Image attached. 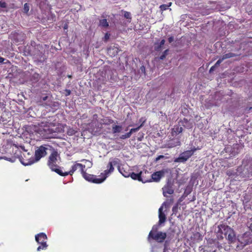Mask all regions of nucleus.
<instances>
[{
    "label": "nucleus",
    "instance_id": "nucleus-36",
    "mask_svg": "<svg viewBox=\"0 0 252 252\" xmlns=\"http://www.w3.org/2000/svg\"><path fill=\"white\" fill-rule=\"evenodd\" d=\"M82 161H85L86 163L88 162L89 163V167H91L92 165V163L90 161H89L88 160L83 159V160H82Z\"/></svg>",
    "mask_w": 252,
    "mask_h": 252
},
{
    "label": "nucleus",
    "instance_id": "nucleus-32",
    "mask_svg": "<svg viewBox=\"0 0 252 252\" xmlns=\"http://www.w3.org/2000/svg\"><path fill=\"white\" fill-rule=\"evenodd\" d=\"M168 51V50H165L164 52H163V54L160 57L159 59L160 60H163L165 58Z\"/></svg>",
    "mask_w": 252,
    "mask_h": 252
},
{
    "label": "nucleus",
    "instance_id": "nucleus-23",
    "mask_svg": "<svg viewBox=\"0 0 252 252\" xmlns=\"http://www.w3.org/2000/svg\"><path fill=\"white\" fill-rule=\"evenodd\" d=\"M235 56V54L232 53H228L227 54H225L223 55L221 57V59L223 61L225 59L230 58L231 57H233Z\"/></svg>",
    "mask_w": 252,
    "mask_h": 252
},
{
    "label": "nucleus",
    "instance_id": "nucleus-45",
    "mask_svg": "<svg viewBox=\"0 0 252 252\" xmlns=\"http://www.w3.org/2000/svg\"><path fill=\"white\" fill-rule=\"evenodd\" d=\"M63 28L64 29H67V25L66 24H65L64 27H63Z\"/></svg>",
    "mask_w": 252,
    "mask_h": 252
},
{
    "label": "nucleus",
    "instance_id": "nucleus-16",
    "mask_svg": "<svg viewBox=\"0 0 252 252\" xmlns=\"http://www.w3.org/2000/svg\"><path fill=\"white\" fill-rule=\"evenodd\" d=\"M142 126V125H140V126H139L136 127V128H131L129 132H128V133H126L125 134H123L122 135H121L120 136V138L122 139H127L128 138H129L132 133H133V132H135L137 131H138L139 130V129Z\"/></svg>",
    "mask_w": 252,
    "mask_h": 252
},
{
    "label": "nucleus",
    "instance_id": "nucleus-27",
    "mask_svg": "<svg viewBox=\"0 0 252 252\" xmlns=\"http://www.w3.org/2000/svg\"><path fill=\"white\" fill-rule=\"evenodd\" d=\"M165 43V40L164 39H162L160 42V44L159 45H158V46H156L155 47V49L156 50H159L161 47L162 46H163Z\"/></svg>",
    "mask_w": 252,
    "mask_h": 252
},
{
    "label": "nucleus",
    "instance_id": "nucleus-22",
    "mask_svg": "<svg viewBox=\"0 0 252 252\" xmlns=\"http://www.w3.org/2000/svg\"><path fill=\"white\" fill-rule=\"evenodd\" d=\"M99 26L102 27L107 28L108 27L109 24L107 20L103 19L99 20Z\"/></svg>",
    "mask_w": 252,
    "mask_h": 252
},
{
    "label": "nucleus",
    "instance_id": "nucleus-28",
    "mask_svg": "<svg viewBox=\"0 0 252 252\" xmlns=\"http://www.w3.org/2000/svg\"><path fill=\"white\" fill-rule=\"evenodd\" d=\"M30 7L28 3H25L24 5V11L25 13H28V12L29 11Z\"/></svg>",
    "mask_w": 252,
    "mask_h": 252
},
{
    "label": "nucleus",
    "instance_id": "nucleus-48",
    "mask_svg": "<svg viewBox=\"0 0 252 252\" xmlns=\"http://www.w3.org/2000/svg\"><path fill=\"white\" fill-rule=\"evenodd\" d=\"M168 252V251H167V252Z\"/></svg>",
    "mask_w": 252,
    "mask_h": 252
},
{
    "label": "nucleus",
    "instance_id": "nucleus-14",
    "mask_svg": "<svg viewBox=\"0 0 252 252\" xmlns=\"http://www.w3.org/2000/svg\"><path fill=\"white\" fill-rule=\"evenodd\" d=\"M163 194L164 196H167V194H172L174 192L172 184L168 182L167 184L162 188Z\"/></svg>",
    "mask_w": 252,
    "mask_h": 252
},
{
    "label": "nucleus",
    "instance_id": "nucleus-41",
    "mask_svg": "<svg viewBox=\"0 0 252 252\" xmlns=\"http://www.w3.org/2000/svg\"><path fill=\"white\" fill-rule=\"evenodd\" d=\"M177 210V206H174L172 208V211L173 213H175Z\"/></svg>",
    "mask_w": 252,
    "mask_h": 252
},
{
    "label": "nucleus",
    "instance_id": "nucleus-3",
    "mask_svg": "<svg viewBox=\"0 0 252 252\" xmlns=\"http://www.w3.org/2000/svg\"><path fill=\"white\" fill-rule=\"evenodd\" d=\"M50 151L51 152V153L48 157L47 165L51 170L55 171L60 175L62 176L63 171L60 168H59L57 165L60 161L61 158L60 154L58 153L57 150H55L53 147Z\"/></svg>",
    "mask_w": 252,
    "mask_h": 252
},
{
    "label": "nucleus",
    "instance_id": "nucleus-46",
    "mask_svg": "<svg viewBox=\"0 0 252 252\" xmlns=\"http://www.w3.org/2000/svg\"><path fill=\"white\" fill-rule=\"evenodd\" d=\"M67 93H68V94H70V92L69 91L67 92Z\"/></svg>",
    "mask_w": 252,
    "mask_h": 252
},
{
    "label": "nucleus",
    "instance_id": "nucleus-20",
    "mask_svg": "<svg viewBox=\"0 0 252 252\" xmlns=\"http://www.w3.org/2000/svg\"><path fill=\"white\" fill-rule=\"evenodd\" d=\"M118 170L122 174L123 176H124L125 177H128L130 176V173L126 171L124 168L121 167L120 166H118Z\"/></svg>",
    "mask_w": 252,
    "mask_h": 252
},
{
    "label": "nucleus",
    "instance_id": "nucleus-37",
    "mask_svg": "<svg viewBox=\"0 0 252 252\" xmlns=\"http://www.w3.org/2000/svg\"><path fill=\"white\" fill-rule=\"evenodd\" d=\"M164 158V156H162V155H160V156H158V157L156 158V161H158V160H159L160 159L162 158Z\"/></svg>",
    "mask_w": 252,
    "mask_h": 252
},
{
    "label": "nucleus",
    "instance_id": "nucleus-44",
    "mask_svg": "<svg viewBox=\"0 0 252 252\" xmlns=\"http://www.w3.org/2000/svg\"><path fill=\"white\" fill-rule=\"evenodd\" d=\"M48 98V96H44L42 98V100L43 101H45Z\"/></svg>",
    "mask_w": 252,
    "mask_h": 252
},
{
    "label": "nucleus",
    "instance_id": "nucleus-1",
    "mask_svg": "<svg viewBox=\"0 0 252 252\" xmlns=\"http://www.w3.org/2000/svg\"><path fill=\"white\" fill-rule=\"evenodd\" d=\"M35 131L45 138L55 137L56 133L64 131L63 126L59 123H53L50 120H44L35 127Z\"/></svg>",
    "mask_w": 252,
    "mask_h": 252
},
{
    "label": "nucleus",
    "instance_id": "nucleus-31",
    "mask_svg": "<svg viewBox=\"0 0 252 252\" xmlns=\"http://www.w3.org/2000/svg\"><path fill=\"white\" fill-rule=\"evenodd\" d=\"M247 225L250 229V230L252 231V218L250 219V220L247 222Z\"/></svg>",
    "mask_w": 252,
    "mask_h": 252
},
{
    "label": "nucleus",
    "instance_id": "nucleus-4",
    "mask_svg": "<svg viewBox=\"0 0 252 252\" xmlns=\"http://www.w3.org/2000/svg\"><path fill=\"white\" fill-rule=\"evenodd\" d=\"M158 226L157 225H154L153 226L148 237V240L149 242H150L151 240L153 239L158 243H162L166 239L167 237L166 233L161 231H158Z\"/></svg>",
    "mask_w": 252,
    "mask_h": 252
},
{
    "label": "nucleus",
    "instance_id": "nucleus-17",
    "mask_svg": "<svg viewBox=\"0 0 252 252\" xmlns=\"http://www.w3.org/2000/svg\"><path fill=\"white\" fill-rule=\"evenodd\" d=\"M183 131V128L181 126L176 125L174 126L173 128L172 129V134L173 136H176L179 133H181Z\"/></svg>",
    "mask_w": 252,
    "mask_h": 252
},
{
    "label": "nucleus",
    "instance_id": "nucleus-43",
    "mask_svg": "<svg viewBox=\"0 0 252 252\" xmlns=\"http://www.w3.org/2000/svg\"><path fill=\"white\" fill-rule=\"evenodd\" d=\"M4 59L0 57V63H2L3 62Z\"/></svg>",
    "mask_w": 252,
    "mask_h": 252
},
{
    "label": "nucleus",
    "instance_id": "nucleus-13",
    "mask_svg": "<svg viewBox=\"0 0 252 252\" xmlns=\"http://www.w3.org/2000/svg\"><path fill=\"white\" fill-rule=\"evenodd\" d=\"M146 173L149 174V173L147 171H145L144 172L141 171L139 173H132L130 174V176L132 179L137 180L139 181H141L142 183H145L149 181H151L150 180H147L143 178L144 177V174H146Z\"/></svg>",
    "mask_w": 252,
    "mask_h": 252
},
{
    "label": "nucleus",
    "instance_id": "nucleus-11",
    "mask_svg": "<svg viewBox=\"0 0 252 252\" xmlns=\"http://www.w3.org/2000/svg\"><path fill=\"white\" fill-rule=\"evenodd\" d=\"M78 168L80 169L81 173H82L85 168V165L75 162L74 164L72 166L71 170L68 172H63L62 176H65L68 175H72Z\"/></svg>",
    "mask_w": 252,
    "mask_h": 252
},
{
    "label": "nucleus",
    "instance_id": "nucleus-35",
    "mask_svg": "<svg viewBox=\"0 0 252 252\" xmlns=\"http://www.w3.org/2000/svg\"><path fill=\"white\" fill-rule=\"evenodd\" d=\"M124 16L126 19H131L130 13L128 12H126L124 14Z\"/></svg>",
    "mask_w": 252,
    "mask_h": 252
},
{
    "label": "nucleus",
    "instance_id": "nucleus-33",
    "mask_svg": "<svg viewBox=\"0 0 252 252\" xmlns=\"http://www.w3.org/2000/svg\"><path fill=\"white\" fill-rule=\"evenodd\" d=\"M110 36V34L109 33H106L105 34V36H104V38H103V40L105 42H107L108 41V40L109 39Z\"/></svg>",
    "mask_w": 252,
    "mask_h": 252
},
{
    "label": "nucleus",
    "instance_id": "nucleus-2",
    "mask_svg": "<svg viewBox=\"0 0 252 252\" xmlns=\"http://www.w3.org/2000/svg\"><path fill=\"white\" fill-rule=\"evenodd\" d=\"M52 147L48 144H44L36 148L34 157L31 158L27 162H22L24 165H30L38 161L47 154V151H51Z\"/></svg>",
    "mask_w": 252,
    "mask_h": 252
},
{
    "label": "nucleus",
    "instance_id": "nucleus-21",
    "mask_svg": "<svg viewBox=\"0 0 252 252\" xmlns=\"http://www.w3.org/2000/svg\"><path fill=\"white\" fill-rule=\"evenodd\" d=\"M181 144V142L179 140H176V141H171L169 143V147L170 148L176 147L177 146H179Z\"/></svg>",
    "mask_w": 252,
    "mask_h": 252
},
{
    "label": "nucleus",
    "instance_id": "nucleus-6",
    "mask_svg": "<svg viewBox=\"0 0 252 252\" xmlns=\"http://www.w3.org/2000/svg\"><path fill=\"white\" fill-rule=\"evenodd\" d=\"M35 241L40 244L37 249V251H40L41 250H45L47 248L48 245L46 243L47 237L44 233H40L35 236Z\"/></svg>",
    "mask_w": 252,
    "mask_h": 252
},
{
    "label": "nucleus",
    "instance_id": "nucleus-8",
    "mask_svg": "<svg viewBox=\"0 0 252 252\" xmlns=\"http://www.w3.org/2000/svg\"><path fill=\"white\" fill-rule=\"evenodd\" d=\"M83 177L87 181L94 183L100 184L102 183L105 178H98L95 176L87 173L84 170L81 173Z\"/></svg>",
    "mask_w": 252,
    "mask_h": 252
},
{
    "label": "nucleus",
    "instance_id": "nucleus-15",
    "mask_svg": "<svg viewBox=\"0 0 252 252\" xmlns=\"http://www.w3.org/2000/svg\"><path fill=\"white\" fill-rule=\"evenodd\" d=\"M107 167V169L104 170V172L101 174L102 177V178H105V179L110 174L112 173L114 171V170L113 166L109 162L108 163Z\"/></svg>",
    "mask_w": 252,
    "mask_h": 252
},
{
    "label": "nucleus",
    "instance_id": "nucleus-10",
    "mask_svg": "<svg viewBox=\"0 0 252 252\" xmlns=\"http://www.w3.org/2000/svg\"><path fill=\"white\" fill-rule=\"evenodd\" d=\"M196 149L194 148L190 150L186 151L183 153L181 154L179 157L176 159L175 161L176 162H185L193 154L194 152L195 151Z\"/></svg>",
    "mask_w": 252,
    "mask_h": 252
},
{
    "label": "nucleus",
    "instance_id": "nucleus-42",
    "mask_svg": "<svg viewBox=\"0 0 252 252\" xmlns=\"http://www.w3.org/2000/svg\"><path fill=\"white\" fill-rule=\"evenodd\" d=\"M140 122H142V124L141 125H142V126L143 125V124L145 123V120H144L143 118H141L140 119Z\"/></svg>",
    "mask_w": 252,
    "mask_h": 252
},
{
    "label": "nucleus",
    "instance_id": "nucleus-40",
    "mask_svg": "<svg viewBox=\"0 0 252 252\" xmlns=\"http://www.w3.org/2000/svg\"><path fill=\"white\" fill-rule=\"evenodd\" d=\"M216 67L215 65H213V66H212L211 67V68L210 69V72L213 71Z\"/></svg>",
    "mask_w": 252,
    "mask_h": 252
},
{
    "label": "nucleus",
    "instance_id": "nucleus-18",
    "mask_svg": "<svg viewBox=\"0 0 252 252\" xmlns=\"http://www.w3.org/2000/svg\"><path fill=\"white\" fill-rule=\"evenodd\" d=\"M122 130V126H121L113 125L112 126V131L113 133H119Z\"/></svg>",
    "mask_w": 252,
    "mask_h": 252
},
{
    "label": "nucleus",
    "instance_id": "nucleus-30",
    "mask_svg": "<svg viewBox=\"0 0 252 252\" xmlns=\"http://www.w3.org/2000/svg\"><path fill=\"white\" fill-rule=\"evenodd\" d=\"M203 252H216V250H213L211 247H208L204 250Z\"/></svg>",
    "mask_w": 252,
    "mask_h": 252
},
{
    "label": "nucleus",
    "instance_id": "nucleus-38",
    "mask_svg": "<svg viewBox=\"0 0 252 252\" xmlns=\"http://www.w3.org/2000/svg\"><path fill=\"white\" fill-rule=\"evenodd\" d=\"M0 6L1 7H5L6 6V4L5 2H0Z\"/></svg>",
    "mask_w": 252,
    "mask_h": 252
},
{
    "label": "nucleus",
    "instance_id": "nucleus-29",
    "mask_svg": "<svg viewBox=\"0 0 252 252\" xmlns=\"http://www.w3.org/2000/svg\"><path fill=\"white\" fill-rule=\"evenodd\" d=\"M170 249L168 244L166 242L164 244V249L163 252H166Z\"/></svg>",
    "mask_w": 252,
    "mask_h": 252
},
{
    "label": "nucleus",
    "instance_id": "nucleus-24",
    "mask_svg": "<svg viewBox=\"0 0 252 252\" xmlns=\"http://www.w3.org/2000/svg\"><path fill=\"white\" fill-rule=\"evenodd\" d=\"M120 160L118 158H115L110 159L109 162L114 166L119 164Z\"/></svg>",
    "mask_w": 252,
    "mask_h": 252
},
{
    "label": "nucleus",
    "instance_id": "nucleus-12",
    "mask_svg": "<svg viewBox=\"0 0 252 252\" xmlns=\"http://www.w3.org/2000/svg\"><path fill=\"white\" fill-rule=\"evenodd\" d=\"M250 233L246 232L242 236H238V240L242 244V246H244L250 243H252V240L250 237Z\"/></svg>",
    "mask_w": 252,
    "mask_h": 252
},
{
    "label": "nucleus",
    "instance_id": "nucleus-19",
    "mask_svg": "<svg viewBox=\"0 0 252 252\" xmlns=\"http://www.w3.org/2000/svg\"><path fill=\"white\" fill-rule=\"evenodd\" d=\"M182 125L188 128H190L192 127V124L189 123L187 119H184L183 121L181 122Z\"/></svg>",
    "mask_w": 252,
    "mask_h": 252
},
{
    "label": "nucleus",
    "instance_id": "nucleus-9",
    "mask_svg": "<svg viewBox=\"0 0 252 252\" xmlns=\"http://www.w3.org/2000/svg\"><path fill=\"white\" fill-rule=\"evenodd\" d=\"M168 172L169 170L167 169H163L160 171L156 172L151 175L152 179H150L149 180H150L151 182H159L160 179L163 177L166 173ZM148 182H150V181H149Z\"/></svg>",
    "mask_w": 252,
    "mask_h": 252
},
{
    "label": "nucleus",
    "instance_id": "nucleus-34",
    "mask_svg": "<svg viewBox=\"0 0 252 252\" xmlns=\"http://www.w3.org/2000/svg\"><path fill=\"white\" fill-rule=\"evenodd\" d=\"M222 60L220 58L218 61L215 64V66L217 67V66H218L220 63L222 62Z\"/></svg>",
    "mask_w": 252,
    "mask_h": 252
},
{
    "label": "nucleus",
    "instance_id": "nucleus-47",
    "mask_svg": "<svg viewBox=\"0 0 252 252\" xmlns=\"http://www.w3.org/2000/svg\"><path fill=\"white\" fill-rule=\"evenodd\" d=\"M67 93H68V94H70V92L69 91L67 92Z\"/></svg>",
    "mask_w": 252,
    "mask_h": 252
},
{
    "label": "nucleus",
    "instance_id": "nucleus-5",
    "mask_svg": "<svg viewBox=\"0 0 252 252\" xmlns=\"http://www.w3.org/2000/svg\"><path fill=\"white\" fill-rule=\"evenodd\" d=\"M218 232L223 234L229 243H232L236 241L235 234L233 230L229 226L225 224H220L218 226Z\"/></svg>",
    "mask_w": 252,
    "mask_h": 252
},
{
    "label": "nucleus",
    "instance_id": "nucleus-39",
    "mask_svg": "<svg viewBox=\"0 0 252 252\" xmlns=\"http://www.w3.org/2000/svg\"><path fill=\"white\" fill-rule=\"evenodd\" d=\"M173 40H174L173 37H170L168 38V41H169V43H171L172 41H173Z\"/></svg>",
    "mask_w": 252,
    "mask_h": 252
},
{
    "label": "nucleus",
    "instance_id": "nucleus-26",
    "mask_svg": "<svg viewBox=\"0 0 252 252\" xmlns=\"http://www.w3.org/2000/svg\"><path fill=\"white\" fill-rule=\"evenodd\" d=\"M113 123V121L110 119H105L103 120V122L102 123L104 125H110Z\"/></svg>",
    "mask_w": 252,
    "mask_h": 252
},
{
    "label": "nucleus",
    "instance_id": "nucleus-7",
    "mask_svg": "<svg viewBox=\"0 0 252 252\" xmlns=\"http://www.w3.org/2000/svg\"><path fill=\"white\" fill-rule=\"evenodd\" d=\"M173 202V199H171L169 200H167L163 202L162 206L158 209V218H159V223L162 224L164 223L166 220V216L165 214L162 212L163 208H165L169 207L170 205Z\"/></svg>",
    "mask_w": 252,
    "mask_h": 252
},
{
    "label": "nucleus",
    "instance_id": "nucleus-25",
    "mask_svg": "<svg viewBox=\"0 0 252 252\" xmlns=\"http://www.w3.org/2000/svg\"><path fill=\"white\" fill-rule=\"evenodd\" d=\"M171 5V2H169L168 4H162L160 6V8L161 11L165 10L168 9Z\"/></svg>",
    "mask_w": 252,
    "mask_h": 252
}]
</instances>
